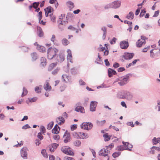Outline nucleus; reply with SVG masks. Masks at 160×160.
<instances>
[{"mask_svg":"<svg viewBox=\"0 0 160 160\" xmlns=\"http://www.w3.org/2000/svg\"><path fill=\"white\" fill-rule=\"evenodd\" d=\"M117 40V39L116 38H113L110 42V44H115Z\"/></svg>","mask_w":160,"mask_h":160,"instance_id":"obj_54","label":"nucleus"},{"mask_svg":"<svg viewBox=\"0 0 160 160\" xmlns=\"http://www.w3.org/2000/svg\"><path fill=\"white\" fill-rule=\"evenodd\" d=\"M98 102L95 101L91 102L90 104V109L91 111L93 112L95 111Z\"/></svg>","mask_w":160,"mask_h":160,"instance_id":"obj_11","label":"nucleus"},{"mask_svg":"<svg viewBox=\"0 0 160 160\" xmlns=\"http://www.w3.org/2000/svg\"><path fill=\"white\" fill-rule=\"evenodd\" d=\"M104 8L105 9H107L109 8H112V5L111 3L107 4L105 5L104 7Z\"/></svg>","mask_w":160,"mask_h":160,"instance_id":"obj_50","label":"nucleus"},{"mask_svg":"<svg viewBox=\"0 0 160 160\" xmlns=\"http://www.w3.org/2000/svg\"><path fill=\"white\" fill-rule=\"evenodd\" d=\"M42 133L41 132H39L38 133L37 135V137L40 140H41L43 139V137L42 135Z\"/></svg>","mask_w":160,"mask_h":160,"instance_id":"obj_48","label":"nucleus"},{"mask_svg":"<svg viewBox=\"0 0 160 160\" xmlns=\"http://www.w3.org/2000/svg\"><path fill=\"white\" fill-rule=\"evenodd\" d=\"M146 12L145 10H142L141 12L140 13L139 16L140 17H142L145 14Z\"/></svg>","mask_w":160,"mask_h":160,"instance_id":"obj_51","label":"nucleus"},{"mask_svg":"<svg viewBox=\"0 0 160 160\" xmlns=\"http://www.w3.org/2000/svg\"><path fill=\"white\" fill-rule=\"evenodd\" d=\"M59 68H57L56 69H55L52 72V74H53V75H56L59 71Z\"/></svg>","mask_w":160,"mask_h":160,"instance_id":"obj_44","label":"nucleus"},{"mask_svg":"<svg viewBox=\"0 0 160 160\" xmlns=\"http://www.w3.org/2000/svg\"><path fill=\"white\" fill-rule=\"evenodd\" d=\"M152 141L153 144L156 145L160 142V138H156V137H154Z\"/></svg>","mask_w":160,"mask_h":160,"instance_id":"obj_27","label":"nucleus"},{"mask_svg":"<svg viewBox=\"0 0 160 160\" xmlns=\"http://www.w3.org/2000/svg\"><path fill=\"white\" fill-rule=\"evenodd\" d=\"M37 33L38 36L40 37H42L43 35V32L40 27H37Z\"/></svg>","mask_w":160,"mask_h":160,"instance_id":"obj_22","label":"nucleus"},{"mask_svg":"<svg viewBox=\"0 0 160 160\" xmlns=\"http://www.w3.org/2000/svg\"><path fill=\"white\" fill-rule=\"evenodd\" d=\"M65 15L64 14H62L59 17V19L60 21L61 20L60 22V24L63 25L64 24V23H66L68 22L67 21H64L62 20V19L63 17H64Z\"/></svg>","mask_w":160,"mask_h":160,"instance_id":"obj_28","label":"nucleus"},{"mask_svg":"<svg viewBox=\"0 0 160 160\" xmlns=\"http://www.w3.org/2000/svg\"><path fill=\"white\" fill-rule=\"evenodd\" d=\"M117 73L113 69L109 68L108 70V76L109 77H112L113 75H115Z\"/></svg>","mask_w":160,"mask_h":160,"instance_id":"obj_24","label":"nucleus"},{"mask_svg":"<svg viewBox=\"0 0 160 160\" xmlns=\"http://www.w3.org/2000/svg\"><path fill=\"white\" fill-rule=\"evenodd\" d=\"M145 39H146V37L141 36V39L138 40V41L136 42V44L137 47H140L143 44H145Z\"/></svg>","mask_w":160,"mask_h":160,"instance_id":"obj_7","label":"nucleus"},{"mask_svg":"<svg viewBox=\"0 0 160 160\" xmlns=\"http://www.w3.org/2000/svg\"><path fill=\"white\" fill-rule=\"evenodd\" d=\"M60 130V129L59 127L56 124L54 126V128L52 130V132L55 134H58L59 133Z\"/></svg>","mask_w":160,"mask_h":160,"instance_id":"obj_21","label":"nucleus"},{"mask_svg":"<svg viewBox=\"0 0 160 160\" xmlns=\"http://www.w3.org/2000/svg\"><path fill=\"white\" fill-rule=\"evenodd\" d=\"M62 43L64 46H67L69 43V42L66 39L64 38L62 40Z\"/></svg>","mask_w":160,"mask_h":160,"instance_id":"obj_34","label":"nucleus"},{"mask_svg":"<svg viewBox=\"0 0 160 160\" xmlns=\"http://www.w3.org/2000/svg\"><path fill=\"white\" fill-rule=\"evenodd\" d=\"M53 125V122H50L48 125L47 126V129L48 130L51 129Z\"/></svg>","mask_w":160,"mask_h":160,"instance_id":"obj_41","label":"nucleus"},{"mask_svg":"<svg viewBox=\"0 0 160 160\" xmlns=\"http://www.w3.org/2000/svg\"><path fill=\"white\" fill-rule=\"evenodd\" d=\"M114 147V144L113 143H111L108 146H105L106 148H107V149L108 148H109L110 149H111L113 147Z\"/></svg>","mask_w":160,"mask_h":160,"instance_id":"obj_60","label":"nucleus"},{"mask_svg":"<svg viewBox=\"0 0 160 160\" xmlns=\"http://www.w3.org/2000/svg\"><path fill=\"white\" fill-rule=\"evenodd\" d=\"M41 65L43 67H44L46 65V59L44 58H41Z\"/></svg>","mask_w":160,"mask_h":160,"instance_id":"obj_29","label":"nucleus"},{"mask_svg":"<svg viewBox=\"0 0 160 160\" xmlns=\"http://www.w3.org/2000/svg\"><path fill=\"white\" fill-rule=\"evenodd\" d=\"M53 138L54 140H58L59 139L60 137L59 135L56 134L53 136Z\"/></svg>","mask_w":160,"mask_h":160,"instance_id":"obj_58","label":"nucleus"},{"mask_svg":"<svg viewBox=\"0 0 160 160\" xmlns=\"http://www.w3.org/2000/svg\"><path fill=\"white\" fill-rule=\"evenodd\" d=\"M62 151L64 153L70 155H73V152L70 150V148L68 146H64L61 148Z\"/></svg>","mask_w":160,"mask_h":160,"instance_id":"obj_5","label":"nucleus"},{"mask_svg":"<svg viewBox=\"0 0 160 160\" xmlns=\"http://www.w3.org/2000/svg\"><path fill=\"white\" fill-rule=\"evenodd\" d=\"M58 51V50L54 47L49 48L48 50V58L50 60L52 59L56 55Z\"/></svg>","mask_w":160,"mask_h":160,"instance_id":"obj_2","label":"nucleus"},{"mask_svg":"<svg viewBox=\"0 0 160 160\" xmlns=\"http://www.w3.org/2000/svg\"><path fill=\"white\" fill-rule=\"evenodd\" d=\"M75 111L77 112H80L81 113H84L85 111L83 107L78 106L75 108Z\"/></svg>","mask_w":160,"mask_h":160,"instance_id":"obj_20","label":"nucleus"},{"mask_svg":"<svg viewBox=\"0 0 160 160\" xmlns=\"http://www.w3.org/2000/svg\"><path fill=\"white\" fill-rule=\"evenodd\" d=\"M44 88L46 90L50 91L51 89V87L49 85L48 82H46L45 84L44 85Z\"/></svg>","mask_w":160,"mask_h":160,"instance_id":"obj_23","label":"nucleus"},{"mask_svg":"<svg viewBox=\"0 0 160 160\" xmlns=\"http://www.w3.org/2000/svg\"><path fill=\"white\" fill-rule=\"evenodd\" d=\"M37 49L40 52H44L45 51V48L42 46H39L37 47Z\"/></svg>","mask_w":160,"mask_h":160,"instance_id":"obj_33","label":"nucleus"},{"mask_svg":"<svg viewBox=\"0 0 160 160\" xmlns=\"http://www.w3.org/2000/svg\"><path fill=\"white\" fill-rule=\"evenodd\" d=\"M111 4L112 8L117 9L120 7L121 2L119 1H116L111 2Z\"/></svg>","mask_w":160,"mask_h":160,"instance_id":"obj_10","label":"nucleus"},{"mask_svg":"<svg viewBox=\"0 0 160 160\" xmlns=\"http://www.w3.org/2000/svg\"><path fill=\"white\" fill-rule=\"evenodd\" d=\"M58 144L56 143H53L52 144L51 146H49V148L50 151L51 152H54V151L56 149Z\"/></svg>","mask_w":160,"mask_h":160,"instance_id":"obj_14","label":"nucleus"},{"mask_svg":"<svg viewBox=\"0 0 160 160\" xmlns=\"http://www.w3.org/2000/svg\"><path fill=\"white\" fill-rule=\"evenodd\" d=\"M57 65V63H52L50 64L48 68V71H51L54 67H56Z\"/></svg>","mask_w":160,"mask_h":160,"instance_id":"obj_32","label":"nucleus"},{"mask_svg":"<svg viewBox=\"0 0 160 160\" xmlns=\"http://www.w3.org/2000/svg\"><path fill=\"white\" fill-rule=\"evenodd\" d=\"M134 56L133 53L126 52L124 53L123 57L125 59L130 60L132 59Z\"/></svg>","mask_w":160,"mask_h":160,"instance_id":"obj_12","label":"nucleus"},{"mask_svg":"<svg viewBox=\"0 0 160 160\" xmlns=\"http://www.w3.org/2000/svg\"><path fill=\"white\" fill-rule=\"evenodd\" d=\"M122 143L124 145H125V148H128V149H126L127 150L129 151L131 150V148H132V144H129L128 142H125L124 141H122Z\"/></svg>","mask_w":160,"mask_h":160,"instance_id":"obj_19","label":"nucleus"},{"mask_svg":"<svg viewBox=\"0 0 160 160\" xmlns=\"http://www.w3.org/2000/svg\"><path fill=\"white\" fill-rule=\"evenodd\" d=\"M106 122L105 120H103L102 121H97V123L98 125L102 126L104 125Z\"/></svg>","mask_w":160,"mask_h":160,"instance_id":"obj_39","label":"nucleus"},{"mask_svg":"<svg viewBox=\"0 0 160 160\" xmlns=\"http://www.w3.org/2000/svg\"><path fill=\"white\" fill-rule=\"evenodd\" d=\"M28 150L26 147H24L22 148L21 150V157L24 159H27L28 158Z\"/></svg>","mask_w":160,"mask_h":160,"instance_id":"obj_6","label":"nucleus"},{"mask_svg":"<svg viewBox=\"0 0 160 160\" xmlns=\"http://www.w3.org/2000/svg\"><path fill=\"white\" fill-rule=\"evenodd\" d=\"M28 93L27 90L25 89V87L23 88V92L22 94V97H23L27 95Z\"/></svg>","mask_w":160,"mask_h":160,"instance_id":"obj_46","label":"nucleus"},{"mask_svg":"<svg viewBox=\"0 0 160 160\" xmlns=\"http://www.w3.org/2000/svg\"><path fill=\"white\" fill-rule=\"evenodd\" d=\"M72 135L75 138L77 139H79V132H73L72 133Z\"/></svg>","mask_w":160,"mask_h":160,"instance_id":"obj_45","label":"nucleus"},{"mask_svg":"<svg viewBox=\"0 0 160 160\" xmlns=\"http://www.w3.org/2000/svg\"><path fill=\"white\" fill-rule=\"evenodd\" d=\"M68 76L66 75H62V79H63V81L65 82L66 81V79H68Z\"/></svg>","mask_w":160,"mask_h":160,"instance_id":"obj_57","label":"nucleus"},{"mask_svg":"<svg viewBox=\"0 0 160 160\" xmlns=\"http://www.w3.org/2000/svg\"><path fill=\"white\" fill-rule=\"evenodd\" d=\"M124 22L125 23L128 24L129 26L132 24V22H129L126 20H124Z\"/></svg>","mask_w":160,"mask_h":160,"instance_id":"obj_62","label":"nucleus"},{"mask_svg":"<svg viewBox=\"0 0 160 160\" xmlns=\"http://www.w3.org/2000/svg\"><path fill=\"white\" fill-rule=\"evenodd\" d=\"M79 84L80 85H84L85 84V83L83 80L81 79L79 81Z\"/></svg>","mask_w":160,"mask_h":160,"instance_id":"obj_63","label":"nucleus"},{"mask_svg":"<svg viewBox=\"0 0 160 160\" xmlns=\"http://www.w3.org/2000/svg\"><path fill=\"white\" fill-rule=\"evenodd\" d=\"M41 153L43 156L45 158H48V156L46 152V151L45 149H42L41 151Z\"/></svg>","mask_w":160,"mask_h":160,"instance_id":"obj_42","label":"nucleus"},{"mask_svg":"<svg viewBox=\"0 0 160 160\" xmlns=\"http://www.w3.org/2000/svg\"><path fill=\"white\" fill-rule=\"evenodd\" d=\"M121 154V152H117L113 153L112 154V157L114 158L118 157Z\"/></svg>","mask_w":160,"mask_h":160,"instance_id":"obj_40","label":"nucleus"},{"mask_svg":"<svg viewBox=\"0 0 160 160\" xmlns=\"http://www.w3.org/2000/svg\"><path fill=\"white\" fill-rule=\"evenodd\" d=\"M126 149H128V148H125V145H124L123 146L120 145L118 146L116 148V150L118 151H123Z\"/></svg>","mask_w":160,"mask_h":160,"instance_id":"obj_30","label":"nucleus"},{"mask_svg":"<svg viewBox=\"0 0 160 160\" xmlns=\"http://www.w3.org/2000/svg\"><path fill=\"white\" fill-rule=\"evenodd\" d=\"M127 124L128 125L131 126L132 127H133L134 126V125L132 122H128L127 123Z\"/></svg>","mask_w":160,"mask_h":160,"instance_id":"obj_61","label":"nucleus"},{"mask_svg":"<svg viewBox=\"0 0 160 160\" xmlns=\"http://www.w3.org/2000/svg\"><path fill=\"white\" fill-rule=\"evenodd\" d=\"M58 124L61 125L63 124L65 122V120L62 117H59L57 118L56 120Z\"/></svg>","mask_w":160,"mask_h":160,"instance_id":"obj_18","label":"nucleus"},{"mask_svg":"<svg viewBox=\"0 0 160 160\" xmlns=\"http://www.w3.org/2000/svg\"><path fill=\"white\" fill-rule=\"evenodd\" d=\"M50 17L51 21L53 22H54L55 21V17L53 15V14H50Z\"/></svg>","mask_w":160,"mask_h":160,"instance_id":"obj_55","label":"nucleus"},{"mask_svg":"<svg viewBox=\"0 0 160 160\" xmlns=\"http://www.w3.org/2000/svg\"><path fill=\"white\" fill-rule=\"evenodd\" d=\"M134 18V15L132 12H130L126 16V18L130 20Z\"/></svg>","mask_w":160,"mask_h":160,"instance_id":"obj_26","label":"nucleus"},{"mask_svg":"<svg viewBox=\"0 0 160 160\" xmlns=\"http://www.w3.org/2000/svg\"><path fill=\"white\" fill-rule=\"evenodd\" d=\"M155 49H152L150 51V57L152 58H153L155 56Z\"/></svg>","mask_w":160,"mask_h":160,"instance_id":"obj_37","label":"nucleus"},{"mask_svg":"<svg viewBox=\"0 0 160 160\" xmlns=\"http://www.w3.org/2000/svg\"><path fill=\"white\" fill-rule=\"evenodd\" d=\"M67 52L68 53V55H67V58L68 61H69L70 62L72 63V54L71 53V50L68 49L67 50Z\"/></svg>","mask_w":160,"mask_h":160,"instance_id":"obj_15","label":"nucleus"},{"mask_svg":"<svg viewBox=\"0 0 160 160\" xmlns=\"http://www.w3.org/2000/svg\"><path fill=\"white\" fill-rule=\"evenodd\" d=\"M38 16V17L39 21L42 18V12L41 11L39 12Z\"/></svg>","mask_w":160,"mask_h":160,"instance_id":"obj_52","label":"nucleus"},{"mask_svg":"<svg viewBox=\"0 0 160 160\" xmlns=\"http://www.w3.org/2000/svg\"><path fill=\"white\" fill-rule=\"evenodd\" d=\"M103 137L104 138L105 141H108L110 139V137H109L108 133H106L103 135Z\"/></svg>","mask_w":160,"mask_h":160,"instance_id":"obj_36","label":"nucleus"},{"mask_svg":"<svg viewBox=\"0 0 160 160\" xmlns=\"http://www.w3.org/2000/svg\"><path fill=\"white\" fill-rule=\"evenodd\" d=\"M93 127V125L91 122H83L81 125V128L85 130H89L91 129Z\"/></svg>","mask_w":160,"mask_h":160,"instance_id":"obj_3","label":"nucleus"},{"mask_svg":"<svg viewBox=\"0 0 160 160\" xmlns=\"http://www.w3.org/2000/svg\"><path fill=\"white\" fill-rule=\"evenodd\" d=\"M65 59V55L64 54L61 53H60L59 55V56H58L57 57V61H58V62H62Z\"/></svg>","mask_w":160,"mask_h":160,"instance_id":"obj_17","label":"nucleus"},{"mask_svg":"<svg viewBox=\"0 0 160 160\" xmlns=\"http://www.w3.org/2000/svg\"><path fill=\"white\" fill-rule=\"evenodd\" d=\"M66 4L67 6L69 7L70 10L74 7V3L71 1H68Z\"/></svg>","mask_w":160,"mask_h":160,"instance_id":"obj_25","label":"nucleus"},{"mask_svg":"<svg viewBox=\"0 0 160 160\" xmlns=\"http://www.w3.org/2000/svg\"><path fill=\"white\" fill-rule=\"evenodd\" d=\"M63 138H64V142L65 143H67L70 141L71 138H70V134L67 131L64 133L63 136Z\"/></svg>","mask_w":160,"mask_h":160,"instance_id":"obj_9","label":"nucleus"},{"mask_svg":"<svg viewBox=\"0 0 160 160\" xmlns=\"http://www.w3.org/2000/svg\"><path fill=\"white\" fill-rule=\"evenodd\" d=\"M52 9L51 7H47L46 8L44 9L45 11H46L48 13L51 12V10Z\"/></svg>","mask_w":160,"mask_h":160,"instance_id":"obj_47","label":"nucleus"},{"mask_svg":"<svg viewBox=\"0 0 160 160\" xmlns=\"http://www.w3.org/2000/svg\"><path fill=\"white\" fill-rule=\"evenodd\" d=\"M39 4V2H34L32 4L33 7L34 8L36 9Z\"/></svg>","mask_w":160,"mask_h":160,"instance_id":"obj_49","label":"nucleus"},{"mask_svg":"<svg viewBox=\"0 0 160 160\" xmlns=\"http://www.w3.org/2000/svg\"><path fill=\"white\" fill-rule=\"evenodd\" d=\"M117 97L119 98L126 99L127 100H131L133 97L132 94L128 91H123L117 94Z\"/></svg>","mask_w":160,"mask_h":160,"instance_id":"obj_1","label":"nucleus"},{"mask_svg":"<svg viewBox=\"0 0 160 160\" xmlns=\"http://www.w3.org/2000/svg\"><path fill=\"white\" fill-rule=\"evenodd\" d=\"M30 128V126L28 124H26L22 126V128L23 129H26L27 128Z\"/></svg>","mask_w":160,"mask_h":160,"instance_id":"obj_53","label":"nucleus"},{"mask_svg":"<svg viewBox=\"0 0 160 160\" xmlns=\"http://www.w3.org/2000/svg\"><path fill=\"white\" fill-rule=\"evenodd\" d=\"M79 139H85L88 137V134L84 132H79Z\"/></svg>","mask_w":160,"mask_h":160,"instance_id":"obj_16","label":"nucleus"},{"mask_svg":"<svg viewBox=\"0 0 160 160\" xmlns=\"http://www.w3.org/2000/svg\"><path fill=\"white\" fill-rule=\"evenodd\" d=\"M37 100V98L36 97L32 98H28V100L26 101V102L29 104L30 102H35Z\"/></svg>","mask_w":160,"mask_h":160,"instance_id":"obj_31","label":"nucleus"},{"mask_svg":"<svg viewBox=\"0 0 160 160\" xmlns=\"http://www.w3.org/2000/svg\"><path fill=\"white\" fill-rule=\"evenodd\" d=\"M74 145L76 147H79L81 145V142L80 141L77 140L74 142H73Z\"/></svg>","mask_w":160,"mask_h":160,"instance_id":"obj_35","label":"nucleus"},{"mask_svg":"<svg viewBox=\"0 0 160 160\" xmlns=\"http://www.w3.org/2000/svg\"><path fill=\"white\" fill-rule=\"evenodd\" d=\"M109 153L110 151L106 148L101 150L98 152L99 155H102L104 157L108 156V154Z\"/></svg>","mask_w":160,"mask_h":160,"instance_id":"obj_8","label":"nucleus"},{"mask_svg":"<svg viewBox=\"0 0 160 160\" xmlns=\"http://www.w3.org/2000/svg\"><path fill=\"white\" fill-rule=\"evenodd\" d=\"M77 124H73L71 126V130L73 131L76 129L77 128Z\"/></svg>","mask_w":160,"mask_h":160,"instance_id":"obj_59","label":"nucleus"},{"mask_svg":"<svg viewBox=\"0 0 160 160\" xmlns=\"http://www.w3.org/2000/svg\"><path fill=\"white\" fill-rule=\"evenodd\" d=\"M35 90L37 93H39L41 92V88H39V87H36L35 88Z\"/></svg>","mask_w":160,"mask_h":160,"instance_id":"obj_56","label":"nucleus"},{"mask_svg":"<svg viewBox=\"0 0 160 160\" xmlns=\"http://www.w3.org/2000/svg\"><path fill=\"white\" fill-rule=\"evenodd\" d=\"M120 46L122 49H126L128 47V42L123 41L120 42Z\"/></svg>","mask_w":160,"mask_h":160,"instance_id":"obj_13","label":"nucleus"},{"mask_svg":"<svg viewBox=\"0 0 160 160\" xmlns=\"http://www.w3.org/2000/svg\"><path fill=\"white\" fill-rule=\"evenodd\" d=\"M40 132L42 133H44L45 132L46 129L43 126H41L40 127Z\"/></svg>","mask_w":160,"mask_h":160,"instance_id":"obj_43","label":"nucleus"},{"mask_svg":"<svg viewBox=\"0 0 160 160\" xmlns=\"http://www.w3.org/2000/svg\"><path fill=\"white\" fill-rule=\"evenodd\" d=\"M129 78V76L128 75L121 77L120 78V82H118V84L121 86L124 85L127 83Z\"/></svg>","mask_w":160,"mask_h":160,"instance_id":"obj_4","label":"nucleus"},{"mask_svg":"<svg viewBox=\"0 0 160 160\" xmlns=\"http://www.w3.org/2000/svg\"><path fill=\"white\" fill-rule=\"evenodd\" d=\"M158 108V111H160V102H158V104L156 107V108L157 109Z\"/></svg>","mask_w":160,"mask_h":160,"instance_id":"obj_64","label":"nucleus"},{"mask_svg":"<svg viewBox=\"0 0 160 160\" xmlns=\"http://www.w3.org/2000/svg\"><path fill=\"white\" fill-rule=\"evenodd\" d=\"M31 56L33 61H35L37 59V55L36 53L33 52L31 53Z\"/></svg>","mask_w":160,"mask_h":160,"instance_id":"obj_38","label":"nucleus"}]
</instances>
